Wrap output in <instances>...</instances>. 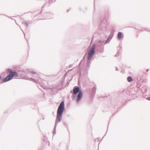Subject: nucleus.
<instances>
[{"mask_svg":"<svg viewBox=\"0 0 150 150\" xmlns=\"http://www.w3.org/2000/svg\"><path fill=\"white\" fill-rule=\"evenodd\" d=\"M146 99L147 100H150V97L147 98Z\"/></svg>","mask_w":150,"mask_h":150,"instance_id":"8","label":"nucleus"},{"mask_svg":"<svg viewBox=\"0 0 150 150\" xmlns=\"http://www.w3.org/2000/svg\"><path fill=\"white\" fill-rule=\"evenodd\" d=\"M127 80L128 82H130L132 80V77L130 76H129L127 77Z\"/></svg>","mask_w":150,"mask_h":150,"instance_id":"7","label":"nucleus"},{"mask_svg":"<svg viewBox=\"0 0 150 150\" xmlns=\"http://www.w3.org/2000/svg\"><path fill=\"white\" fill-rule=\"evenodd\" d=\"M122 33L121 32H119L118 34V38L119 39H120L122 38Z\"/></svg>","mask_w":150,"mask_h":150,"instance_id":"6","label":"nucleus"},{"mask_svg":"<svg viewBox=\"0 0 150 150\" xmlns=\"http://www.w3.org/2000/svg\"><path fill=\"white\" fill-rule=\"evenodd\" d=\"M11 73V72H10ZM18 76L17 73L15 72H11V74L7 76L6 78L3 80V82H6L11 79L13 77L16 76Z\"/></svg>","mask_w":150,"mask_h":150,"instance_id":"3","label":"nucleus"},{"mask_svg":"<svg viewBox=\"0 0 150 150\" xmlns=\"http://www.w3.org/2000/svg\"><path fill=\"white\" fill-rule=\"evenodd\" d=\"M1 79V76H0V80Z\"/></svg>","mask_w":150,"mask_h":150,"instance_id":"9","label":"nucleus"},{"mask_svg":"<svg viewBox=\"0 0 150 150\" xmlns=\"http://www.w3.org/2000/svg\"><path fill=\"white\" fill-rule=\"evenodd\" d=\"M79 88L78 87H74L73 90V93L74 94H76L78 92L79 93Z\"/></svg>","mask_w":150,"mask_h":150,"instance_id":"5","label":"nucleus"},{"mask_svg":"<svg viewBox=\"0 0 150 150\" xmlns=\"http://www.w3.org/2000/svg\"><path fill=\"white\" fill-rule=\"evenodd\" d=\"M82 96L83 95L82 92L79 91L77 97L76 101L77 102H78L79 101V100L82 98Z\"/></svg>","mask_w":150,"mask_h":150,"instance_id":"4","label":"nucleus"},{"mask_svg":"<svg viewBox=\"0 0 150 150\" xmlns=\"http://www.w3.org/2000/svg\"><path fill=\"white\" fill-rule=\"evenodd\" d=\"M64 109V102L62 101L60 103L58 108L57 116V120L60 121L62 118V113Z\"/></svg>","mask_w":150,"mask_h":150,"instance_id":"1","label":"nucleus"},{"mask_svg":"<svg viewBox=\"0 0 150 150\" xmlns=\"http://www.w3.org/2000/svg\"><path fill=\"white\" fill-rule=\"evenodd\" d=\"M95 48V45H93L89 51L87 56V58L88 59H91L94 54Z\"/></svg>","mask_w":150,"mask_h":150,"instance_id":"2","label":"nucleus"}]
</instances>
